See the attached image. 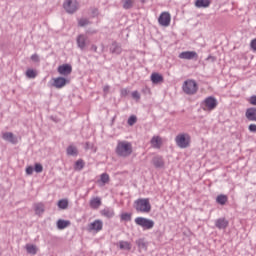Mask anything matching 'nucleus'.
I'll use <instances>...</instances> for the list:
<instances>
[{"label":"nucleus","mask_w":256,"mask_h":256,"mask_svg":"<svg viewBox=\"0 0 256 256\" xmlns=\"http://www.w3.org/2000/svg\"><path fill=\"white\" fill-rule=\"evenodd\" d=\"M134 221H135L136 225H138L139 227H142V229H144V230L153 229V227H155V221H153L149 218L137 217V218H135Z\"/></svg>","instance_id":"5"},{"label":"nucleus","mask_w":256,"mask_h":256,"mask_svg":"<svg viewBox=\"0 0 256 256\" xmlns=\"http://www.w3.org/2000/svg\"><path fill=\"white\" fill-rule=\"evenodd\" d=\"M136 245L138 246V249H140V251H147V243L145 242V239L136 240Z\"/></svg>","instance_id":"27"},{"label":"nucleus","mask_w":256,"mask_h":256,"mask_svg":"<svg viewBox=\"0 0 256 256\" xmlns=\"http://www.w3.org/2000/svg\"><path fill=\"white\" fill-rule=\"evenodd\" d=\"M158 23L162 27H169L171 25V14L169 12H162L158 18Z\"/></svg>","instance_id":"8"},{"label":"nucleus","mask_w":256,"mask_h":256,"mask_svg":"<svg viewBox=\"0 0 256 256\" xmlns=\"http://www.w3.org/2000/svg\"><path fill=\"white\" fill-rule=\"evenodd\" d=\"M34 171L36 173H43V165L36 163L34 166Z\"/></svg>","instance_id":"39"},{"label":"nucleus","mask_w":256,"mask_h":256,"mask_svg":"<svg viewBox=\"0 0 256 256\" xmlns=\"http://www.w3.org/2000/svg\"><path fill=\"white\" fill-rule=\"evenodd\" d=\"M63 8L69 15H73V13H76L77 9H79V3L77 0H66L63 3Z\"/></svg>","instance_id":"6"},{"label":"nucleus","mask_w":256,"mask_h":256,"mask_svg":"<svg viewBox=\"0 0 256 256\" xmlns=\"http://www.w3.org/2000/svg\"><path fill=\"white\" fill-rule=\"evenodd\" d=\"M69 225H71V221L69 220L59 219L57 221V229H60V230L66 229V227H69Z\"/></svg>","instance_id":"23"},{"label":"nucleus","mask_w":256,"mask_h":256,"mask_svg":"<svg viewBox=\"0 0 256 256\" xmlns=\"http://www.w3.org/2000/svg\"><path fill=\"white\" fill-rule=\"evenodd\" d=\"M150 143L151 145H153V147H155L156 149H159V147H161V137L159 136L152 137Z\"/></svg>","instance_id":"26"},{"label":"nucleus","mask_w":256,"mask_h":256,"mask_svg":"<svg viewBox=\"0 0 256 256\" xmlns=\"http://www.w3.org/2000/svg\"><path fill=\"white\" fill-rule=\"evenodd\" d=\"M227 200V195L220 194L216 198V203H218V205H225V203H227Z\"/></svg>","instance_id":"32"},{"label":"nucleus","mask_w":256,"mask_h":256,"mask_svg":"<svg viewBox=\"0 0 256 256\" xmlns=\"http://www.w3.org/2000/svg\"><path fill=\"white\" fill-rule=\"evenodd\" d=\"M135 209L138 213H151V203L148 198H140L135 201Z\"/></svg>","instance_id":"2"},{"label":"nucleus","mask_w":256,"mask_h":256,"mask_svg":"<svg viewBox=\"0 0 256 256\" xmlns=\"http://www.w3.org/2000/svg\"><path fill=\"white\" fill-rule=\"evenodd\" d=\"M250 47L252 51H256V38L251 41Z\"/></svg>","instance_id":"44"},{"label":"nucleus","mask_w":256,"mask_h":256,"mask_svg":"<svg viewBox=\"0 0 256 256\" xmlns=\"http://www.w3.org/2000/svg\"><path fill=\"white\" fill-rule=\"evenodd\" d=\"M152 163L156 169H162V167H165V161H163V157L161 156H155L152 159Z\"/></svg>","instance_id":"17"},{"label":"nucleus","mask_w":256,"mask_h":256,"mask_svg":"<svg viewBox=\"0 0 256 256\" xmlns=\"http://www.w3.org/2000/svg\"><path fill=\"white\" fill-rule=\"evenodd\" d=\"M115 152L118 157H129L133 153V145L131 142L118 141Z\"/></svg>","instance_id":"1"},{"label":"nucleus","mask_w":256,"mask_h":256,"mask_svg":"<svg viewBox=\"0 0 256 256\" xmlns=\"http://www.w3.org/2000/svg\"><path fill=\"white\" fill-rule=\"evenodd\" d=\"M150 79L153 85H159V83H163L164 81L163 75L157 72H153L150 76Z\"/></svg>","instance_id":"14"},{"label":"nucleus","mask_w":256,"mask_h":256,"mask_svg":"<svg viewBox=\"0 0 256 256\" xmlns=\"http://www.w3.org/2000/svg\"><path fill=\"white\" fill-rule=\"evenodd\" d=\"M119 247L122 251H131V243L128 241H120Z\"/></svg>","instance_id":"28"},{"label":"nucleus","mask_w":256,"mask_h":256,"mask_svg":"<svg viewBox=\"0 0 256 256\" xmlns=\"http://www.w3.org/2000/svg\"><path fill=\"white\" fill-rule=\"evenodd\" d=\"M101 215H103V217H106L107 219H111L115 217V212L113 211V209L105 208L101 211Z\"/></svg>","instance_id":"22"},{"label":"nucleus","mask_w":256,"mask_h":256,"mask_svg":"<svg viewBox=\"0 0 256 256\" xmlns=\"http://www.w3.org/2000/svg\"><path fill=\"white\" fill-rule=\"evenodd\" d=\"M211 5V0H196L195 7L198 9H207Z\"/></svg>","instance_id":"19"},{"label":"nucleus","mask_w":256,"mask_h":256,"mask_svg":"<svg viewBox=\"0 0 256 256\" xmlns=\"http://www.w3.org/2000/svg\"><path fill=\"white\" fill-rule=\"evenodd\" d=\"M76 43H77L79 49H81V51H83L85 49V47H87V36L80 34L76 39Z\"/></svg>","instance_id":"13"},{"label":"nucleus","mask_w":256,"mask_h":256,"mask_svg":"<svg viewBox=\"0 0 256 256\" xmlns=\"http://www.w3.org/2000/svg\"><path fill=\"white\" fill-rule=\"evenodd\" d=\"M69 83V80H67L64 77H58L54 78V82L52 83V86L55 87L56 89H63L65 85Z\"/></svg>","instance_id":"11"},{"label":"nucleus","mask_w":256,"mask_h":256,"mask_svg":"<svg viewBox=\"0 0 256 256\" xmlns=\"http://www.w3.org/2000/svg\"><path fill=\"white\" fill-rule=\"evenodd\" d=\"M90 207L92 209H99V207H101V198H99V197L93 198L90 201Z\"/></svg>","instance_id":"24"},{"label":"nucleus","mask_w":256,"mask_h":256,"mask_svg":"<svg viewBox=\"0 0 256 256\" xmlns=\"http://www.w3.org/2000/svg\"><path fill=\"white\" fill-rule=\"evenodd\" d=\"M57 71L60 75H71L73 73V66L71 64H63L58 67Z\"/></svg>","instance_id":"10"},{"label":"nucleus","mask_w":256,"mask_h":256,"mask_svg":"<svg viewBox=\"0 0 256 256\" xmlns=\"http://www.w3.org/2000/svg\"><path fill=\"white\" fill-rule=\"evenodd\" d=\"M120 95L121 97H127V95H129V90L127 88L121 89Z\"/></svg>","instance_id":"41"},{"label":"nucleus","mask_w":256,"mask_h":256,"mask_svg":"<svg viewBox=\"0 0 256 256\" xmlns=\"http://www.w3.org/2000/svg\"><path fill=\"white\" fill-rule=\"evenodd\" d=\"M35 171V168H33V166H28L26 168V174L27 175H33V172Z\"/></svg>","instance_id":"42"},{"label":"nucleus","mask_w":256,"mask_h":256,"mask_svg":"<svg viewBox=\"0 0 256 256\" xmlns=\"http://www.w3.org/2000/svg\"><path fill=\"white\" fill-rule=\"evenodd\" d=\"M182 89L186 95H195L199 91V86L195 80H186L183 83Z\"/></svg>","instance_id":"3"},{"label":"nucleus","mask_w":256,"mask_h":256,"mask_svg":"<svg viewBox=\"0 0 256 256\" xmlns=\"http://www.w3.org/2000/svg\"><path fill=\"white\" fill-rule=\"evenodd\" d=\"M123 3V9L129 10L133 9V5L135 3L134 0H122Z\"/></svg>","instance_id":"30"},{"label":"nucleus","mask_w":256,"mask_h":256,"mask_svg":"<svg viewBox=\"0 0 256 256\" xmlns=\"http://www.w3.org/2000/svg\"><path fill=\"white\" fill-rule=\"evenodd\" d=\"M132 97L133 99H136V101H139V99H141V94H139L138 91H134L132 92Z\"/></svg>","instance_id":"40"},{"label":"nucleus","mask_w":256,"mask_h":256,"mask_svg":"<svg viewBox=\"0 0 256 256\" xmlns=\"http://www.w3.org/2000/svg\"><path fill=\"white\" fill-rule=\"evenodd\" d=\"M66 153H67V155H70L72 157H77V155H79V151L77 150V147H75V146H68Z\"/></svg>","instance_id":"25"},{"label":"nucleus","mask_w":256,"mask_h":256,"mask_svg":"<svg viewBox=\"0 0 256 256\" xmlns=\"http://www.w3.org/2000/svg\"><path fill=\"white\" fill-rule=\"evenodd\" d=\"M3 139H4V141L13 143V145H15V143H17V138H15V135H13V133H11V132H5L3 134Z\"/></svg>","instance_id":"20"},{"label":"nucleus","mask_w":256,"mask_h":256,"mask_svg":"<svg viewBox=\"0 0 256 256\" xmlns=\"http://www.w3.org/2000/svg\"><path fill=\"white\" fill-rule=\"evenodd\" d=\"M218 105L217 98L213 96L207 97L203 102H202V107L204 111H213V109H216Z\"/></svg>","instance_id":"7"},{"label":"nucleus","mask_w":256,"mask_h":256,"mask_svg":"<svg viewBox=\"0 0 256 256\" xmlns=\"http://www.w3.org/2000/svg\"><path fill=\"white\" fill-rule=\"evenodd\" d=\"M103 229V221L95 220L94 222L88 225V231H96L99 232Z\"/></svg>","instance_id":"12"},{"label":"nucleus","mask_w":256,"mask_h":256,"mask_svg":"<svg viewBox=\"0 0 256 256\" xmlns=\"http://www.w3.org/2000/svg\"><path fill=\"white\" fill-rule=\"evenodd\" d=\"M98 13H99V10H98L97 8H94V9L92 10V15H94V17H95L96 15H98Z\"/></svg>","instance_id":"47"},{"label":"nucleus","mask_w":256,"mask_h":256,"mask_svg":"<svg viewBox=\"0 0 256 256\" xmlns=\"http://www.w3.org/2000/svg\"><path fill=\"white\" fill-rule=\"evenodd\" d=\"M90 49L94 51V53H97V45L93 44Z\"/></svg>","instance_id":"48"},{"label":"nucleus","mask_w":256,"mask_h":256,"mask_svg":"<svg viewBox=\"0 0 256 256\" xmlns=\"http://www.w3.org/2000/svg\"><path fill=\"white\" fill-rule=\"evenodd\" d=\"M179 59H186L188 61H191V59H199V55L195 51H184L179 54Z\"/></svg>","instance_id":"9"},{"label":"nucleus","mask_w":256,"mask_h":256,"mask_svg":"<svg viewBox=\"0 0 256 256\" xmlns=\"http://www.w3.org/2000/svg\"><path fill=\"white\" fill-rule=\"evenodd\" d=\"M109 89H110L109 85L104 86L103 87L104 93H109Z\"/></svg>","instance_id":"49"},{"label":"nucleus","mask_w":256,"mask_h":256,"mask_svg":"<svg viewBox=\"0 0 256 256\" xmlns=\"http://www.w3.org/2000/svg\"><path fill=\"white\" fill-rule=\"evenodd\" d=\"M31 60L34 61V63H39V55L33 54Z\"/></svg>","instance_id":"45"},{"label":"nucleus","mask_w":256,"mask_h":256,"mask_svg":"<svg viewBox=\"0 0 256 256\" xmlns=\"http://www.w3.org/2000/svg\"><path fill=\"white\" fill-rule=\"evenodd\" d=\"M132 214L131 213H122L120 216L121 221H131Z\"/></svg>","instance_id":"37"},{"label":"nucleus","mask_w":256,"mask_h":256,"mask_svg":"<svg viewBox=\"0 0 256 256\" xmlns=\"http://www.w3.org/2000/svg\"><path fill=\"white\" fill-rule=\"evenodd\" d=\"M100 181H101V183H103V185L109 183V174H107V173L101 174Z\"/></svg>","instance_id":"36"},{"label":"nucleus","mask_w":256,"mask_h":256,"mask_svg":"<svg viewBox=\"0 0 256 256\" xmlns=\"http://www.w3.org/2000/svg\"><path fill=\"white\" fill-rule=\"evenodd\" d=\"M249 103L256 106V95L250 97Z\"/></svg>","instance_id":"46"},{"label":"nucleus","mask_w":256,"mask_h":256,"mask_svg":"<svg viewBox=\"0 0 256 256\" xmlns=\"http://www.w3.org/2000/svg\"><path fill=\"white\" fill-rule=\"evenodd\" d=\"M26 251L29 255H37V246L33 244H26Z\"/></svg>","instance_id":"29"},{"label":"nucleus","mask_w":256,"mask_h":256,"mask_svg":"<svg viewBox=\"0 0 256 256\" xmlns=\"http://www.w3.org/2000/svg\"><path fill=\"white\" fill-rule=\"evenodd\" d=\"M123 49L121 48V44L117 42H113L110 46V53L114 55H121Z\"/></svg>","instance_id":"15"},{"label":"nucleus","mask_w":256,"mask_h":256,"mask_svg":"<svg viewBox=\"0 0 256 256\" xmlns=\"http://www.w3.org/2000/svg\"><path fill=\"white\" fill-rule=\"evenodd\" d=\"M245 117L246 119H248V121H256V108L255 107L248 108L246 110Z\"/></svg>","instance_id":"16"},{"label":"nucleus","mask_w":256,"mask_h":256,"mask_svg":"<svg viewBox=\"0 0 256 256\" xmlns=\"http://www.w3.org/2000/svg\"><path fill=\"white\" fill-rule=\"evenodd\" d=\"M34 211L36 215H43V213H45V205H43V203L35 204Z\"/></svg>","instance_id":"21"},{"label":"nucleus","mask_w":256,"mask_h":256,"mask_svg":"<svg viewBox=\"0 0 256 256\" xmlns=\"http://www.w3.org/2000/svg\"><path fill=\"white\" fill-rule=\"evenodd\" d=\"M85 167V162L83 159H79L75 162L74 169L75 171H82V169Z\"/></svg>","instance_id":"31"},{"label":"nucleus","mask_w":256,"mask_h":256,"mask_svg":"<svg viewBox=\"0 0 256 256\" xmlns=\"http://www.w3.org/2000/svg\"><path fill=\"white\" fill-rule=\"evenodd\" d=\"M248 129L250 133H256V124H250Z\"/></svg>","instance_id":"43"},{"label":"nucleus","mask_w":256,"mask_h":256,"mask_svg":"<svg viewBox=\"0 0 256 256\" xmlns=\"http://www.w3.org/2000/svg\"><path fill=\"white\" fill-rule=\"evenodd\" d=\"M90 24L91 22L87 18H82L78 22L79 27H87V25H90Z\"/></svg>","instance_id":"35"},{"label":"nucleus","mask_w":256,"mask_h":256,"mask_svg":"<svg viewBox=\"0 0 256 256\" xmlns=\"http://www.w3.org/2000/svg\"><path fill=\"white\" fill-rule=\"evenodd\" d=\"M175 143L180 149H187L191 143V136L187 133L178 134L175 137Z\"/></svg>","instance_id":"4"},{"label":"nucleus","mask_w":256,"mask_h":256,"mask_svg":"<svg viewBox=\"0 0 256 256\" xmlns=\"http://www.w3.org/2000/svg\"><path fill=\"white\" fill-rule=\"evenodd\" d=\"M127 123H128V125H130V127H133V125L137 123V116H135V115L130 116L128 118Z\"/></svg>","instance_id":"38"},{"label":"nucleus","mask_w":256,"mask_h":256,"mask_svg":"<svg viewBox=\"0 0 256 256\" xmlns=\"http://www.w3.org/2000/svg\"><path fill=\"white\" fill-rule=\"evenodd\" d=\"M217 229H227L229 227V221L225 218H219L215 222Z\"/></svg>","instance_id":"18"},{"label":"nucleus","mask_w":256,"mask_h":256,"mask_svg":"<svg viewBox=\"0 0 256 256\" xmlns=\"http://www.w3.org/2000/svg\"><path fill=\"white\" fill-rule=\"evenodd\" d=\"M59 209H67L69 207V201L67 199H61L58 201Z\"/></svg>","instance_id":"33"},{"label":"nucleus","mask_w":256,"mask_h":256,"mask_svg":"<svg viewBox=\"0 0 256 256\" xmlns=\"http://www.w3.org/2000/svg\"><path fill=\"white\" fill-rule=\"evenodd\" d=\"M26 77H28V79H35L37 77V73L33 69H28L26 71Z\"/></svg>","instance_id":"34"}]
</instances>
